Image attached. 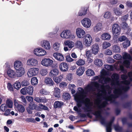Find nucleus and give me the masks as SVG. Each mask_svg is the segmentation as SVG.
I'll return each instance as SVG.
<instances>
[{"instance_id": "f257e3e1", "label": "nucleus", "mask_w": 132, "mask_h": 132, "mask_svg": "<svg viewBox=\"0 0 132 132\" xmlns=\"http://www.w3.org/2000/svg\"><path fill=\"white\" fill-rule=\"evenodd\" d=\"M101 75L100 78L98 76L95 77V79L100 78L99 82L103 84L111 83L114 89V95L111 94L112 89L109 86L100 85L96 82H92L85 87L84 90L81 87L78 88V92L74 95L78 108L75 106L73 109L78 112L81 103H84L86 107V110L95 115L101 123L104 125V118L101 115V108L106 105L107 101H111L113 98L118 97L122 90H127L129 88L128 85L130 81L125 80L119 82V75L114 73L112 76L111 80L110 78L106 76L108 75V73L104 69L102 70Z\"/></svg>"}, {"instance_id": "f03ea898", "label": "nucleus", "mask_w": 132, "mask_h": 132, "mask_svg": "<svg viewBox=\"0 0 132 132\" xmlns=\"http://www.w3.org/2000/svg\"><path fill=\"white\" fill-rule=\"evenodd\" d=\"M60 36L63 39H70L72 40L75 38L76 36L71 31L68 29L63 30L60 34Z\"/></svg>"}, {"instance_id": "7ed1b4c3", "label": "nucleus", "mask_w": 132, "mask_h": 132, "mask_svg": "<svg viewBox=\"0 0 132 132\" xmlns=\"http://www.w3.org/2000/svg\"><path fill=\"white\" fill-rule=\"evenodd\" d=\"M123 58L124 59H127L123 62V65L127 68H128L130 65V61L132 60V57L129 54L125 52L123 55Z\"/></svg>"}, {"instance_id": "20e7f679", "label": "nucleus", "mask_w": 132, "mask_h": 132, "mask_svg": "<svg viewBox=\"0 0 132 132\" xmlns=\"http://www.w3.org/2000/svg\"><path fill=\"white\" fill-rule=\"evenodd\" d=\"M34 54L38 57L44 56L47 54L46 51L41 48H37L33 51Z\"/></svg>"}, {"instance_id": "39448f33", "label": "nucleus", "mask_w": 132, "mask_h": 132, "mask_svg": "<svg viewBox=\"0 0 132 132\" xmlns=\"http://www.w3.org/2000/svg\"><path fill=\"white\" fill-rule=\"evenodd\" d=\"M84 44L86 47L90 46L92 42V39L90 35L89 34H86L83 39Z\"/></svg>"}, {"instance_id": "423d86ee", "label": "nucleus", "mask_w": 132, "mask_h": 132, "mask_svg": "<svg viewBox=\"0 0 132 132\" xmlns=\"http://www.w3.org/2000/svg\"><path fill=\"white\" fill-rule=\"evenodd\" d=\"M39 69L37 68H29L27 74L28 77H31L37 75L39 73Z\"/></svg>"}, {"instance_id": "0eeeda50", "label": "nucleus", "mask_w": 132, "mask_h": 132, "mask_svg": "<svg viewBox=\"0 0 132 132\" xmlns=\"http://www.w3.org/2000/svg\"><path fill=\"white\" fill-rule=\"evenodd\" d=\"M81 22L82 26L86 28H89L92 24L91 20L87 18H85L82 19L81 21Z\"/></svg>"}, {"instance_id": "6e6552de", "label": "nucleus", "mask_w": 132, "mask_h": 132, "mask_svg": "<svg viewBox=\"0 0 132 132\" xmlns=\"http://www.w3.org/2000/svg\"><path fill=\"white\" fill-rule=\"evenodd\" d=\"M76 33L77 37L81 39L84 37L86 32L82 28H78L76 29Z\"/></svg>"}, {"instance_id": "1a4fd4ad", "label": "nucleus", "mask_w": 132, "mask_h": 132, "mask_svg": "<svg viewBox=\"0 0 132 132\" xmlns=\"http://www.w3.org/2000/svg\"><path fill=\"white\" fill-rule=\"evenodd\" d=\"M53 62V61L50 58H45L42 60L41 64L43 66L48 67L51 66Z\"/></svg>"}, {"instance_id": "9d476101", "label": "nucleus", "mask_w": 132, "mask_h": 132, "mask_svg": "<svg viewBox=\"0 0 132 132\" xmlns=\"http://www.w3.org/2000/svg\"><path fill=\"white\" fill-rule=\"evenodd\" d=\"M112 33L114 35H118L120 33V28L117 24H114L112 25Z\"/></svg>"}, {"instance_id": "9b49d317", "label": "nucleus", "mask_w": 132, "mask_h": 132, "mask_svg": "<svg viewBox=\"0 0 132 132\" xmlns=\"http://www.w3.org/2000/svg\"><path fill=\"white\" fill-rule=\"evenodd\" d=\"M26 64L29 66L36 67L38 65V62L36 59L34 58H31L27 60Z\"/></svg>"}, {"instance_id": "f8f14e48", "label": "nucleus", "mask_w": 132, "mask_h": 132, "mask_svg": "<svg viewBox=\"0 0 132 132\" xmlns=\"http://www.w3.org/2000/svg\"><path fill=\"white\" fill-rule=\"evenodd\" d=\"M40 45L44 49L46 50H50L51 48L50 42L47 40H44L42 41Z\"/></svg>"}, {"instance_id": "ddd939ff", "label": "nucleus", "mask_w": 132, "mask_h": 132, "mask_svg": "<svg viewBox=\"0 0 132 132\" xmlns=\"http://www.w3.org/2000/svg\"><path fill=\"white\" fill-rule=\"evenodd\" d=\"M14 105L15 109L20 112L23 113L25 111L24 107L22 105L19 104L16 100L14 101Z\"/></svg>"}, {"instance_id": "4468645a", "label": "nucleus", "mask_w": 132, "mask_h": 132, "mask_svg": "<svg viewBox=\"0 0 132 132\" xmlns=\"http://www.w3.org/2000/svg\"><path fill=\"white\" fill-rule=\"evenodd\" d=\"M91 50L92 54L95 55L97 54L100 50L99 45L97 44H93L91 46Z\"/></svg>"}, {"instance_id": "2eb2a0df", "label": "nucleus", "mask_w": 132, "mask_h": 132, "mask_svg": "<svg viewBox=\"0 0 132 132\" xmlns=\"http://www.w3.org/2000/svg\"><path fill=\"white\" fill-rule=\"evenodd\" d=\"M53 56L56 60L60 61H62L64 60V57L62 54L59 53H54Z\"/></svg>"}, {"instance_id": "dca6fc26", "label": "nucleus", "mask_w": 132, "mask_h": 132, "mask_svg": "<svg viewBox=\"0 0 132 132\" xmlns=\"http://www.w3.org/2000/svg\"><path fill=\"white\" fill-rule=\"evenodd\" d=\"M6 73L8 77L11 78H14L17 77L16 72L11 69H8Z\"/></svg>"}, {"instance_id": "f3484780", "label": "nucleus", "mask_w": 132, "mask_h": 132, "mask_svg": "<svg viewBox=\"0 0 132 132\" xmlns=\"http://www.w3.org/2000/svg\"><path fill=\"white\" fill-rule=\"evenodd\" d=\"M17 77H22L24 73L25 69L23 67L15 69Z\"/></svg>"}, {"instance_id": "a211bd4d", "label": "nucleus", "mask_w": 132, "mask_h": 132, "mask_svg": "<svg viewBox=\"0 0 132 132\" xmlns=\"http://www.w3.org/2000/svg\"><path fill=\"white\" fill-rule=\"evenodd\" d=\"M59 68L61 71L65 72L68 70V65L66 63L62 62L59 65Z\"/></svg>"}, {"instance_id": "6ab92c4d", "label": "nucleus", "mask_w": 132, "mask_h": 132, "mask_svg": "<svg viewBox=\"0 0 132 132\" xmlns=\"http://www.w3.org/2000/svg\"><path fill=\"white\" fill-rule=\"evenodd\" d=\"M63 45L65 46H68L69 48L71 49L75 46V44L72 41L67 40L65 41L63 43Z\"/></svg>"}, {"instance_id": "aec40b11", "label": "nucleus", "mask_w": 132, "mask_h": 132, "mask_svg": "<svg viewBox=\"0 0 132 132\" xmlns=\"http://www.w3.org/2000/svg\"><path fill=\"white\" fill-rule=\"evenodd\" d=\"M100 38L102 40H109L110 39L111 36L109 33L105 32L102 34Z\"/></svg>"}, {"instance_id": "412c9836", "label": "nucleus", "mask_w": 132, "mask_h": 132, "mask_svg": "<svg viewBox=\"0 0 132 132\" xmlns=\"http://www.w3.org/2000/svg\"><path fill=\"white\" fill-rule=\"evenodd\" d=\"M75 46L76 48H78L80 50H82L83 48L82 42L80 40H77L75 43Z\"/></svg>"}, {"instance_id": "4be33fe9", "label": "nucleus", "mask_w": 132, "mask_h": 132, "mask_svg": "<svg viewBox=\"0 0 132 132\" xmlns=\"http://www.w3.org/2000/svg\"><path fill=\"white\" fill-rule=\"evenodd\" d=\"M102 28V23H97L94 27V31L95 32H97L101 30Z\"/></svg>"}, {"instance_id": "5701e85b", "label": "nucleus", "mask_w": 132, "mask_h": 132, "mask_svg": "<svg viewBox=\"0 0 132 132\" xmlns=\"http://www.w3.org/2000/svg\"><path fill=\"white\" fill-rule=\"evenodd\" d=\"M23 66V64L22 62L20 61L16 60L14 62V67L15 70Z\"/></svg>"}, {"instance_id": "b1692460", "label": "nucleus", "mask_w": 132, "mask_h": 132, "mask_svg": "<svg viewBox=\"0 0 132 132\" xmlns=\"http://www.w3.org/2000/svg\"><path fill=\"white\" fill-rule=\"evenodd\" d=\"M59 73L58 70L57 69H52L49 73V75L51 77L57 75Z\"/></svg>"}, {"instance_id": "393cba45", "label": "nucleus", "mask_w": 132, "mask_h": 132, "mask_svg": "<svg viewBox=\"0 0 132 132\" xmlns=\"http://www.w3.org/2000/svg\"><path fill=\"white\" fill-rule=\"evenodd\" d=\"M45 82L47 85L50 86H53L54 83L52 80L51 78L48 77L45 78Z\"/></svg>"}, {"instance_id": "a878e982", "label": "nucleus", "mask_w": 132, "mask_h": 132, "mask_svg": "<svg viewBox=\"0 0 132 132\" xmlns=\"http://www.w3.org/2000/svg\"><path fill=\"white\" fill-rule=\"evenodd\" d=\"M85 71V68L82 67H81L77 70L76 74L79 76H81L83 73Z\"/></svg>"}, {"instance_id": "bb28decb", "label": "nucleus", "mask_w": 132, "mask_h": 132, "mask_svg": "<svg viewBox=\"0 0 132 132\" xmlns=\"http://www.w3.org/2000/svg\"><path fill=\"white\" fill-rule=\"evenodd\" d=\"M61 44L58 42H56L53 45V48L56 51H58L59 50Z\"/></svg>"}, {"instance_id": "cd10ccee", "label": "nucleus", "mask_w": 132, "mask_h": 132, "mask_svg": "<svg viewBox=\"0 0 132 132\" xmlns=\"http://www.w3.org/2000/svg\"><path fill=\"white\" fill-rule=\"evenodd\" d=\"M63 78L62 76L60 75L58 77L54 76L53 80L56 83L58 84L61 81Z\"/></svg>"}, {"instance_id": "c85d7f7f", "label": "nucleus", "mask_w": 132, "mask_h": 132, "mask_svg": "<svg viewBox=\"0 0 132 132\" xmlns=\"http://www.w3.org/2000/svg\"><path fill=\"white\" fill-rule=\"evenodd\" d=\"M60 89L57 88H54L53 93L54 96L57 97H60Z\"/></svg>"}, {"instance_id": "c756f323", "label": "nucleus", "mask_w": 132, "mask_h": 132, "mask_svg": "<svg viewBox=\"0 0 132 132\" xmlns=\"http://www.w3.org/2000/svg\"><path fill=\"white\" fill-rule=\"evenodd\" d=\"M63 105V102L57 101H55L54 104V107L55 108H60Z\"/></svg>"}, {"instance_id": "7c9ffc66", "label": "nucleus", "mask_w": 132, "mask_h": 132, "mask_svg": "<svg viewBox=\"0 0 132 132\" xmlns=\"http://www.w3.org/2000/svg\"><path fill=\"white\" fill-rule=\"evenodd\" d=\"M26 88L27 94L30 95H32L34 91L33 87L32 86H30L26 87Z\"/></svg>"}, {"instance_id": "2f4dec72", "label": "nucleus", "mask_w": 132, "mask_h": 132, "mask_svg": "<svg viewBox=\"0 0 132 132\" xmlns=\"http://www.w3.org/2000/svg\"><path fill=\"white\" fill-rule=\"evenodd\" d=\"M94 63L95 65L98 66H101L103 64L102 60L100 59H96L94 61Z\"/></svg>"}, {"instance_id": "473e14b6", "label": "nucleus", "mask_w": 132, "mask_h": 132, "mask_svg": "<svg viewBox=\"0 0 132 132\" xmlns=\"http://www.w3.org/2000/svg\"><path fill=\"white\" fill-rule=\"evenodd\" d=\"M112 51L113 52L120 53V52L119 47L116 45L113 46L112 48Z\"/></svg>"}, {"instance_id": "72a5a7b5", "label": "nucleus", "mask_w": 132, "mask_h": 132, "mask_svg": "<svg viewBox=\"0 0 132 132\" xmlns=\"http://www.w3.org/2000/svg\"><path fill=\"white\" fill-rule=\"evenodd\" d=\"M76 63L78 66L82 65L85 64V61L84 60L79 59L76 61Z\"/></svg>"}, {"instance_id": "f704fd0d", "label": "nucleus", "mask_w": 132, "mask_h": 132, "mask_svg": "<svg viewBox=\"0 0 132 132\" xmlns=\"http://www.w3.org/2000/svg\"><path fill=\"white\" fill-rule=\"evenodd\" d=\"M87 9L86 8H82L78 13V15L80 16L84 15L86 14Z\"/></svg>"}, {"instance_id": "c9c22d12", "label": "nucleus", "mask_w": 132, "mask_h": 132, "mask_svg": "<svg viewBox=\"0 0 132 132\" xmlns=\"http://www.w3.org/2000/svg\"><path fill=\"white\" fill-rule=\"evenodd\" d=\"M113 11L115 14L118 16L121 15L122 13V11L119 9L115 8L114 10Z\"/></svg>"}, {"instance_id": "e433bc0d", "label": "nucleus", "mask_w": 132, "mask_h": 132, "mask_svg": "<svg viewBox=\"0 0 132 132\" xmlns=\"http://www.w3.org/2000/svg\"><path fill=\"white\" fill-rule=\"evenodd\" d=\"M13 86L14 88L18 90L21 87L20 82L19 81H16L13 84Z\"/></svg>"}, {"instance_id": "4c0bfd02", "label": "nucleus", "mask_w": 132, "mask_h": 132, "mask_svg": "<svg viewBox=\"0 0 132 132\" xmlns=\"http://www.w3.org/2000/svg\"><path fill=\"white\" fill-rule=\"evenodd\" d=\"M6 105L9 108H12L13 106V103L12 101L10 99H8L6 101Z\"/></svg>"}, {"instance_id": "58836bf2", "label": "nucleus", "mask_w": 132, "mask_h": 132, "mask_svg": "<svg viewBox=\"0 0 132 132\" xmlns=\"http://www.w3.org/2000/svg\"><path fill=\"white\" fill-rule=\"evenodd\" d=\"M86 74L88 76H92L95 75V73L92 69H88L86 71Z\"/></svg>"}, {"instance_id": "ea45409f", "label": "nucleus", "mask_w": 132, "mask_h": 132, "mask_svg": "<svg viewBox=\"0 0 132 132\" xmlns=\"http://www.w3.org/2000/svg\"><path fill=\"white\" fill-rule=\"evenodd\" d=\"M63 98L64 100H68L70 99L71 97L68 93H65L63 95Z\"/></svg>"}, {"instance_id": "a19ab883", "label": "nucleus", "mask_w": 132, "mask_h": 132, "mask_svg": "<svg viewBox=\"0 0 132 132\" xmlns=\"http://www.w3.org/2000/svg\"><path fill=\"white\" fill-rule=\"evenodd\" d=\"M112 123V121H111L108 123L106 126L107 132H110L111 130V126Z\"/></svg>"}, {"instance_id": "79ce46f5", "label": "nucleus", "mask_w": 132, "mask_h": 132, "mask_svg": "<svg viewBox=\"0 0 132 132\" xmlns=\"http://www.w3.org/2000/svg\"><path fill=\"white\" fill-rule=\"evenodd\" d=\"M32 84L33 85H36L38 83V80L36 77L32 78L31 80Z\"/></svg>"}, {"instance_id": "37998d69", "label": "nucleus", "mask_w": 132, "mask_h": 132, "mask_svg": "<svg viewBox=\"0 0 132 132\" xmlns=\"http://www.w3.org/2000/svg\"><path fill=\"white\" fill-rule=\"evenodd\" d=\"M110 43L108 42H104L102 44V47L103 49H105L111 46Z\"/></svg>"}, {"instance_id": "c03bdc74", "label": "nucleus", "mask_w": 132, "mask_h": 132, "mask_svg": "<svg viewBox=\"0 0 132 132\" xmlns=\"http://www.w3.org/2000/svg\"><path fill=\"white\" fill-rule=\"evenodd\" d=\"M40 73L42 76H45L47 73V70L45 69H41L40 71Z\"/></svg>"}, {"instance_id": "a18cd8bd", "label": "nucleus", "mask_w": 132, "mask_h": 132, "mask_svg": "<svg viewBox=\"0 0 132 132\" xmlns=\"http://www.w3.org/2000/svg\"><path fill=\"white\" fill-rule=\"evenodd\" d=\"M29 84V81L27 80H24L21 82V85L23 86H28Z\"/></svg>"}, {"instance_id": "49530a36", "label": "nucleus", "mask_w": 132, "mask_h": 132, "mask_svg": "<svg viewBox=\"0 0 132 132\" xmlns=\"http://www.w3.org/2000/svg\"><path fill=\"white\" fill-rule=\"evenodd\" d=\"M127 40V38L125 36H121L118 38V40L120 42H122Z\"/></svg>"}, {"instance_id": "de8ad7c7", "label": "nucleus", "mask_w": 132, "mask_h": 132, "mask_svg": "<svg viewBox=\"0 0 132 132\" xmlns=\"http://www.w3.org/2000/svg\"><path fill=\"white\" fill-rule=\"evenodd\" d=\"M105 68L108 70H113L114 69V68L112 66L108 65H105Z\"/></svg>"}, {"instance_id": "09e8293b", "label": "nucleus", "mask_w": 132, "mask_h": 132, "mask_svg": "<svg viewBox=\"0 0 132 132\" xmlns=\"http://www.w3.org/2000/svg\"><path fill=\"white\" fill-rule=\"evenodd\" d=\"M111 14L109 12H107L105 13L104 15V17L105 19H109L111 16Z\"/></svg>"}, {"instance_id": "8fccbe9b", "label": "nucleus", "mask_w": 132, "mask_h": 132, "mask_svg": "<svg viewBox=\"0 0 132 132\" xmlns=\"http://www.w3.org/2000/svg\"><path fill=\"white\" fill-rule=\"evenodd\" d=\"M126 40L127 41L126 42H125L123 44V47L125 48H127L130 45V42L127 40Z\"/></svg>"}, {"instance_id": "3c124183", "label": "nucleus", "mask_w": 132, "mask_h": 132, "mask_svg": "<svg viewBox=\"0 0 132 132\" xmlns=\"http://www.w3.org/2000/svg\"><path fill=\"white\" fill-rule=\"evenodd\" d=\"M7 105L5 104H3L1 105L0 106L1 110L3 112L5 111L7 108Z\"/></svg>"}, {"instance_id": "603ef678", "label": "nucleus", "mask_w": 132, "mask_h": 132, "mask_svg": "<svg viewBox=\"0 0 132 132\" xmlns=\"http://www.w3.org/2000/svg\"><path fill=\"white\" fill-rule=\"evenodd\" d=\"M66 61L69 62H72L74 60L71 58L70 55H69L66 56Z\"/></svg>"}, {"instance_id": "864d4df0", "label": "nucleus", "mask_w": 132, "mask_h": 132, "mask_svg": "<svg viewBox=\"0 0 132 132\" xmlns=\"http://www.w3.org/2000/svg\"><path fill=\"white\" fill-rule=\"evenodd\" d=\"M104 54L107 55H111L112 53L111 51L109 49H108L105 50Z\"/></svg>"}, {"instance_id": "5fc2aeb1", "label": "nucleus", "mask_w": 132, "mask_h": 132, "mask_svg": "<svg viewBox=\"0 0 132 132\" xmlns=\"http://www.w3.org/2000/svg\"><path fill=\"white\" fill-rule=\"evenodd\" d=\"M40 92L42 94L45 95H48L50 93L48 92L44 89H42L40 90Z\"/></svg>"}, {"instance_id": "6e6d98bb", "label": "nucleus", "mask_w": 132, "mask_h": 132, "mask_svg": "<svg viewBox=\"0 0 132 132\" xmlns=\"http://www.w3.org/2000/svg\"><path fill=\"white\" fill-rule=\"evenodd\" d=\"M21 93L23 95H25L27 94L26 87L20 90Z\"/></svg>"}, {"instance_id": "4d7b16f0", "label": "nucleus", "mask_w": 132, "mask_h": 132, "mask_svg": "<svg viewBox=\"0 0 132 132\" xmlns=\"http://www.w3.org/2000/svg\"><path fill=\"white\" fill-rule=\"evenodd\" d=\"M34 100L38 103L41 102V97L35 96L34 97Z\"/></svg>"}, {"instance_id": "13d9d810", "label": "nucleus", "mask_w": 132, "mask_h": 132, "mask_svg": "<svg viewBox=\"0 0 132 132\" xmlns=\"http://www.w3.org/2000/svg\"><path fill=\"white\" fill-rule=\"evenodd\" d=\"M7 88L10 91H13V89L12 85L9 83L7 84Z\"/></svg>"}, {"instance_id": "bf43d9fd", "label": "nucleus", "mask_w": 132, "mask_h": 132, "mask_svg": "<svg viewBox=\"0 0 132 132\" xmlns=\"http://www.w3.org/2000/svg\"><path fill=\"white\" fill-rule=\"evenodd\" d=\"M86 55L87 57H90L91 53L90 50H86Z\"/></svg>"}, {"instance_id": "052dcab7", "label": "nucleus", "mask_w": 132, "mask_h": 132, "mask_svg": "<svg viewBox=\"0 0 132 132\" xmlns=\"http://www.w3.org/2000/svg\"><path fill=\"white\" fill-rule=\"evenodd\" d=\"M20 98L21 100L24 104V105H25L27 104V101L24 96H21L20 97Z\"/></svg>"}, {"instance_id": "680f3d73", "label": "nucleus", "mask_w": 132, "mask_h": 132, "mask_svg": "<svg viewBox=\"0 0 132 132\" xmlns=\"http://www.w3.org/2000/svg\"><path fill=\"white\" fill-rule=\"evenodd\" d=\"M67 85L66 83L64 82H62L60 83L59 84V86L60 87L63 88L66 87Z\"/></svg>"}, {"instance_id": "e2e57ef3", "label": "nucleus", "mask_w": 132, "mask_h": 132, "mask_svg": "<svg viewBox=\"0 0 132 132\" xmlns=\"http://www.w3.org/2000/svg\"><path fill=\"white\" fill-rule=\"evenodd\" d=\"M66 78L69 81H71L72 79V75L71 73L68 74Z\"/></svg>"}, {"instance_id": "0e129e2a", "label": "nucleus", "mask_w": 132, "mask_h": 132, "mask_svg": "<svg viewBox=\"0 0 132 132\" xmlns=\"http://www.w3.org/2000/svg\"><path fill=\"white\" fill-rule=\"evenodd\" d=\"M35 105L36 104H35L34 103H30L29 104V106L28 107L31 109L33 110L34 109H35Z\"/></svg>"}, {"instance_id": "69168bd1", "label": "nucleus", "mask_w": 132, "mask_h": 132, "mask_svg": "<svg viewBox=\"0 0 132 132\" xmlns=\"http://www.w3.org/2000/svg\"><path fill=\"white\" fill-rule=\"evenodd\" d=\"M126 6L129 7H132V2L128 1L126 3Z\"/></svg>"}, {"instance_id": "338daca9", "label": "nucleus", "mask_w": 132, "mask_h": 132, "mask_svg": "<svg viewBox=\"0 0 132 132\" xmlns=\"http://www.w3.org/2000/svg\"><path fill=\"white\" fill-rule=\"evenodd\" d=\"M113 57L115 59L119 60L121 58V57L119 54H116Z\"/></svg>"}, {"instance_id": "774afa93", "label": "nucleus", "mask_w": 132, "mask_h": 132, "mask_svg": "<svg viewBox=\"0 0 132 132\" xmlns=\"http://www.w3.org/2000/svg\"><path fill=\"white\" fill-rule=\"evenodd\" d=\"M26 98L29 102H31L33 101V98L31 96H26Z\"/></svg>"}]
</instances>
